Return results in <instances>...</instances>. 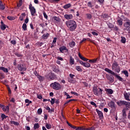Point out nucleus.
<instances>
[{
	"mask_svg": "<svg viewBox=\"0 0 130 130\" xmlns=\"http://www.w3.org/2000/svg\"><path fill=\"white\" fill-rule=\"evenodd\" d=\"M59 51L61 53H63V50H67V51H69V50L67 49V47L63 46L59 48Z\"/></svg>",
	"mask_w": 130,
	"mask_h": 130,
	"instance_id": "dca6fc26",
	"label": "nucleus"
},
{
	"mask_svg": "<svg viewBox=\"0 0 130 130\" xmlns=\"http://www.w3.org/2000/svg\"><path fill=\"white\" fill-rule=\"evenodd\" d=\"M25 129L26 130H30V127H29V126H25Z\"/></svg>",
	"mask_w": 130,
	"mask_h": 130,
	"instance_id": "774afa93",
	"label": "nucleus"
},
{
	"mask_svg": "<svg viewBox=\"0 0 130 130\" xmlns=\"http://www.w3.org/2000/svg\"><path fill=\"white\" fill-rule=\"evenodd\" d=\"M93 92L94 95H96V96H98V95H99V89H98L97 87H94L93 88Z\"/></svg>",
	"mask_w": 130,
	"mask_h": 130,
	"instance_id": "4468645a",
	"label": "nucleus"
},
{
	"mask_svg": "<svg viewBox=\"0 0 130 130\" xmlns=\"http://www.w3.org/2000/svg\"><path fill=\"white\" fill-rule=\"evenodd\" d=\"M106 77L108 81H109L111 83L114 82V77L113 76L106 74Z\"/></svg>",
	"mask_w": 130,
	"mask_h": 130,
	"instance_id": "6e6552de",
	"label": "nucleus"
},
{
	"mask_svg": "<svg viewBox=\"0 0 130 130\" xmlns=\"http://www.w3.org/2000/svg\"><path fill=\"white\" fill-rule=\"evenodd\" d=\"M106 92H107L108 94H113V90L110 88H107L105 89Z\"/></svg>",
	"mask_w": 130,
	"mask_h": 130,
	"instance_id": "412c9836",
	"label": "nucleus"
},
{
	"mask_svg": "<svg viewBox=\"0 0 130 130\" xmlns=\"http://www.w3.org/2000/svg\"><path fill=\"white\" fill-rule=\"evenodd\" d=\"M43 15L44 18H45L46 20L48 19V16H47V14H46V13H45V12H43Z\"/></svg>",
	"mask_w": 130,
	"mask_h": 130,
	"instance_id": "de8ad7c7",
	"label": "nucleus"
},
{
	"mask_svg": "<svg viewBox=\"0 0 130 130\" xmlns=\"http://www.w3.org/2000/svg\"><path fill=\"white\" fill-rule=\"evenodd\" d=\"M46 128H47L48 129H49L50 128H51V125L49 124H46Z\"/></svg>",
	"mask_w": 130,
	"mask_h": 130,
	"instance_id": "a18cd8bd",
	"label": "nucleus"
},
{
	"mask_svg": "<svg viewBox=\"0 0 130 130\" xmlns=\"http://www.w3.org/2000/svg\"><path fill=\"white\" fill-rule=\"evenodd\" d=\"M57 59H58L59 60H61V61H63V58H62V57L60 56L57 57Z\"/></svg>",
	"mask_w": 130,
	"mask_h": 130,
	"instance_id": "6e6d98bb",
	"label": "nucleus"
},
{
	"mask_svg": "<svg viewBox=\"0 0 130 130\" xmlns=\"http://www.w3.org/2000/svg\"><path fill=\"white\" fill-rule=\"evenodd\" d=\"M95 110L99 115V117L100 119H102L103 118V113L99 111V110H98V109H96Z\"/></svg>",
	"mask_w": 130,
	"mask_h": 130,
	"instance_id": "f8f14e48",
	"label": "nucleus"
},
{
	"mask_svg": "<svg viewBox=\"0 0 130 130\" xmlns=\"http://www.w3.org/2000/svg\"><path fill=\"white\" fill-rule=\"evenodd\" d=\"M98 2L100 3V4L102 5L104 3V0H98Z\"/></svg>",
	"mask_w": 130,
	"mask_h": 130,
	"instance_id": "052dcab7",
	"label": "nucleus"
},
{
	"mask_svg": "<svg viewBox=\"0 0 130 130\" xmlns=\"http://www.w3.org/2000/svg\"><path fill=\"white\" fill-rule=\"evenodd\" d=\"M66 24L70 31L72 32L77 28V22L74 20H68L66 22Z\"/></svg>",
	"mask_w": 130,
	"mask_h": 130,
	"instance_id": "f257e3e1",
	"label": "nucleus"
},
{
	"mask_svg": "<svg viewBox=\"0 0 130 130\" xmlns=\"http://www.w3.org/2000/svg\"><path fill=\"white\" fill-rule=\"evenodd\" d=\"M45 77V78H46V79L47 80H49L50 81H52V80H54V79H55L54 74L52 73L51 72H50V73L46 74Z\"/></svg>",
	"mask_w": 130,
	"mask_h": 130,
	"instance_id": "39448f33",
	"label": "nucleus"
},
{
	"mask_svg": "<svg viewBox=\"0 0 130 130\" xmlns=\"http://www.w3.org/2000/svg\"><path fill=\"white\" fill-rule=\"evenodd\" d=\"M91 34H92L93 35H94L95 36H98V33L95 31H92Z\"/></svg>",
	"mask_w": 130,
	"mask_h": 130,
	"instance_id": "13d9d810",
	"label": "nucleus"
},
{
	"mask_svg": "<svg viewBox=\"0 0 130 130\" xmlns=\"http://www.w3.org/2000/svg\"><path fill=\"white\" fill-rule=\"evenodd\" d=\"M0 70H1V71H3L4 73H9V71L8 70V69L5 67H0Z\"/></svg>",
	"mask_w": 130,
	"mask_h": 130,
	"instance_id": "bb28decb",
	"label": "nucleus"
},
{
	"mask_svg": "<svg viewBox=\"0 0 130 130\" xmlns=\"http://www.w3.org/2000/svg\"><path fill=\"white\" fill-rule=\"evenodd\" d=\"M29 9L31 13V16H35V14H36V9H35V8H34V7L32 6V4H30L29 5Z\"/></svg>",
	"mask_w": 130,
	"mask_h": 130,
	"instance_id": "423d86ee",
	"label": "nucleus"
},
{
	"mask_svg": "<svg viewBox=\"0 0 130 130\" xmlns=\"http://www.w3.org/2000/svg\"><path fill=\"white\" fill-rule=\"evenodd\" d=\"M87 7H89V8H93V5H92V2H88Z\"/></svg>",
	"mask_w": 130,
	"mask_h": 130,
	"instance_id": "79ce46f5",
	"label": "nucleus"
},
{
	"mask_svg": "<svg viewBox=\"0 0 130 130\" xmlns=\"http://www.w3.org/2000/svg\"><path fill=\"white\" fill-rule=\"evenodd\" d=\"M116 103L118 106H125L127 110H128L130 108V102L125 101H119Z\"/></svg>",
	"mask_w": 130,
	"mask_h": 130,
	"instance_id": "f03ea898",
	"label": "nucleus"
},
{
	"mask_svg": "<svg viewBox=\"0 0 130 130\" xmlns=\"http://www.w3.org/2000/svg\"><path fill=\"white\" fill-rule=\"evenodd\" d=\"M5 7L4 4H3V2L0 1V10H2V11H4L5 10Z\"/></svg>",
	"mask_w": 130,
	"mask_h": 130,
	"instance_id": "cd10ccee",
	"label": "nucleus"
},
{
	"mask_svg": "<svg viewBox=\"0 0 130 130\" xmlns=\"http://www.w3.org/2000/svg\"><path fill=\"white\" fill-rule=\"evenodd\" d=\"M86 16L87 19H92V15H91L90 14H86Z\"/></svg>",
	"mask_w": 130,
	"mask_h": 130,
	"instance_id": "49530a36",
	"label": "nucleus"
},
{
	"mask_svg": "<svg viewBox=\"0 0 130 130\" xmlns=\"http://www.w3.org/2000/svg\"><path fill=\"white\" fill-rule=\"evenodd\" d=\"M25 103H28V104H31L32 103V101H29L28 99H26L25 100Z\"/></svg>",
	"mask_w": 130,
	"mask_h": 130,
	"instance_id": "09e8293b",
	"label": "nucleus"
},
{
	"mask_svg": "<svg viewBox=\"0 0 130 130\" xmlns=\"http://www.w3.org/2000/svg\"><path fill=\"white\" fill-rule=\"evenodd\" d=\"M76 100H75V99H71V100H70L69 101H67V102H66L64 104V106H66V104H68L69 103H70V102H72V101H76Z\"/></svg>",
	"mask_w": 130,
	"mask_h": 130,
	"instance_id": "72a5a7b5",
	"label": "nucleus"
},
{
	"mask_svg": "<svg viewBox=\"0 0 130 130\" xmlns=\"http://www.w3.org/2000/svg\"><path fill=\"white\" fill-rule=\"evenodd\" d=\"M93 127H90V128H85L83 127V130H92Z\"/></svg>",
	"mask_w": 130,
	"mask_h": 130,
	"instance_id": "4d7b16f0",
	"label": "nucleus"
},
{
	"mask_svg": "<svg viewBox=\"0 0 130 130\" xmlns=\"http://www.w3.org/2000/svg\"><path fill=\"white\" fill-rule=\"evenodd\" d=\"M100 60V57H98L96 58L90 59L88 60H89L88 62H90V63H96V62H97V61H99Z\"/></svg>",
	"mask_w": 130,
	"mask_h": 130,
	"instance_id": "9d476101",
	"label": "nucleus"
},
{
	"mask_svg": "<svg viewBox=\"0 0 130 130\" xmlns=\"http://www.w3.org/2000/svg\"><path fill=\"white\" fill-rule=\"evenodd\" d=\"M22 2L20 1L19 4H17L18 8H20V7H21V6H22Z\"/></svg>",
	"mask_w": 130,
	"mask_h": 130,
	"instance_id": "bf43d9fd",
	"label": "nucleus"
},
{
	"mask_svg": "<svg viewBox=\"0 0 130 130\" xmlns=\"http://www.w3.org/2000/svg\"><path fill=\"white\" fill-rule=\"evenodd\" d=\"M37 97H38V99H41V100L42 99V95H41L38 94Z\"/></svg>",
	"mask_w": 130,
	"mask_h": 130,
	"instance_id": "338daca9",
	"label": "nucleus"
},
{
	"mask_svg": "<svg viewBox=\"0 0 130 130\" xmlns=\"http://www.w3.org/2000/svg\"><path fill=\"white\" fill-rule=\"evenodd\" d=\"M105 72H107V73H108L109 74H111V75H112L113 76H115V77H116L117 79L119 80L120 82H123V79L121 78L120 76H119L117 74H116L114 73V72L110 70V69L108 68H105Z\"/></svg>",
	"mask_w": 130,
	"mask_h": 130,
	"instance_id": "7ed1b4c3",
	"label": "nucleus"
},
{
	"mask_svg": "<svg viewBox=\"0 0 130 130\" xmlns=\"http://www.w3.org/2000/svg\"><path fill=\"white\" fill-rule=\"evenodd\" d=\"M122 112L123 113V117H124V118H126V113L125 112V109L122 110Z\"/></svg>",
	"mask_w": 130,
	"mask_h": 130,
	"instance_id": "2f4dec72",
	"label": "nucleus"
},
{
	"mask_svg": "<svg viewBox=\"0 0 130 130\" xmlns=\"http://www.w3.org/2000/svg\"><path fill=\"white\" fill-rule=\"evenodd\" d=\"M17 68L18 71H20V72H22V71H26L27 70V68L24 67L22 64H19Z\"/></svg>",
	"mask_w": 130,
	"mask_h": 130,
	"instance_id": "1a4fd4ad",
	"label": "nucleus"
},
{
	"mask_svg": "<svg viewBox=\"0 0 130 130\" xmlns=\"http://www.w3.org/2000/svg\"><path fill=\"white\" fill-rule=\"evenodd\" d=\"M22 29L24 30V31H26L27 30V24H26V23L23 24Z\"/></svg>",
	"mask_w": 130,
	"mask_h": 130,
	"instance_id": "c9c22d12",
	"label": "nucleus"
},
{
	"mask_svg": "<svg viewBox=\"0 0 130 130\" xmlns=\"http://www.w3.org/2000/svg\"><path fill=\"white\" fill-rule=\"evenodd\" d=\"M115 72H116V73H119L120 72V68L119 67H117L116 68H115Z\"/></svg>",
	"mask_w": 130,
	"mask_h": 130,
	"instance_id": "a19ab883",
	"label": "nucleus"
},
{
	"mask_svg": "<svg viewBox=\"0 0 130 130\" xmlns=\"http://www.w3.org/2000/svg\"><path fill=\"white\" fill-rule=\"evenodd\" d=\"M40 126L38 123H35L34 126V129H37V128H39Z\"/></svg>",
	"mask_w": 130,
	"mask_h": 130,
	"instance_id": "473e14b6",
	"label": "nucleus"
},
{
	"mask_svg": "<svg viewBox=\"0 0 130 130\" xmlns=\"http://www.w3.org/2000/svg\"><path fill=\"white\" fill-rule=\"evenodd\" d=\"M11 43L15 45V44H17V42L16 41V40H13L11 41Z\"/></svg>",
	"mask_w": 130,
	"mask_h": 130,
	"instance_id": "5fc2aeb1",
	"label": "nucleus"
},
{
	"mask_svg": "<svg viewBox=\"0 0 130 130\" xmlns=\"http://www.w3.org/2000/svg\"><path fill=\"white\" fill-rule=\"evenodd\" d=\"M37 78L39 79V81H40V82H43V81H44V77L43 76L38 75Z\"/></svg>",
	"mask_w": 130,
	"mask_h": 130,
	"instance_id": "5701e85b",
	"label": "nucleus"
},
{
	"mask_svg": "<svg viewBox=\"0 0 130 130\" xmlns=\"http://www.w3.org/2000/svg\"><path fill=\"white\" fill-rule=\"evenodd\" d=\"M109 107H111V108H114V102H113V101H111V102H110L109 104Z\"/></svg>",
	"mask_w": 130,
	"mask_h": 130,
	"instance_id": "c85d7f7f",
	"label": "nucleus"
},
{
	"mask_svg": "<svg viewBox=\"0 0 130 130\" xmlns=\"http://www.w3.org/2000/svg\"><path fill=\"white\" fill-rule=\"evenodd\" d=\"M123 26L126 28V29H130V20L129 19L126 18V21L123 23Z\"/></svg>",
	"mask_w": 130,
	"mask_h": 130,
	"instance_id": "0eeeda50",
	"label": "nucleus"
},
{
	"mask_svg": "<svg viewBox=\"0 0 130 130\" xmlns=\"http://www.w3.org/2000/svg\"><path fill=\"white\" fill-rule=\"evenodd\" d=\"M90 104L91 105H93L95 107H97V105H96V104L94 102H90Z\"/></svg>",
	"mask_w": 130,
	"mask_h": 130,
	"instance_id": "603ef678",
	"label": "nucleus"
},
{
	"mask_svg": "<svg viewBox=\"0 0 130 130\" xmlns=\"http://www.w3.org/2000/svg\"><path fill=\"white\" fill-rule=\"evenodd\" d=\"M55 102V100L54 99H51V101H50L51 104L53 105V104Z\"/></svg>",
	"mask_w": 130,
	"mask_h": 130,
	"instance_id": "3c124183",
	"label": "nucleus"
},
{
	"mask_svg": "<svg viewBox=\"0 0 130 130\" xmlns=\"http://www.w3.org/2000/svg\"><path fill=\"white\" fill-rule=\"evenodd\" d=\"M15 55H16V56H17L18 57H22V54L18 53V52H15L14 53Z\"/></svg>",
	"mask_w": 130,
	"mask_h": 130,
	"instance_id": "37998d69",
	"label": "nucleus"
},
{
	"mask_svg": "<svg viewBox=\"0 0 130 130\" xmlns=\"http://www.w3.org/2000/svg\"><path fill=\"white\" fill-rule=\"evenodd\" d=\"M49 36V34L47 32L46 34H44L42 36V39H47L48 38V37Z\"/></svg>",
	"mask_w": 130,
	"mask_h": 130,
	"instance_id": "b1692460",
	"label": "nucleus"
},
{
	"mask_svg": "<svg viewBox=\"0 0 130 130\" xmlns=\"http://www.w3.org/2000/svg\"><path fill=\"white\" fill-rule=\"evenodd\" d=\"M3 110L4 111V112H9L10 111V107L9 106H6V107H4L2 108Z\"/></svg>",
	"mask_w": 130,
	"mask_h": 130,
	"instance_id": "aec40b11",
	"label": "nucleus"
},
{
	"mask_svg": "<svg viewBox=\"0 0 130 130\" xmlns=\"http://www.w3.org/2000/svg\"><path fill=\"white\" fill-rule=\"evenodd\" d=\"M78 56L79 57H80V58L82 59V60H83V61H88L89 60V59L82 56V55H81V53H78Z\"/></svg>",
	"mask_w": 130,
	"mask_h": 130,
	"instance_id": "f3484780",
	"label": "nucleus"
},
{
	"mask_svg": "<svg viewBox=\"0 0 130 130\" xmlns=\"http://www.w3.org/2000/svg\"><path fill=\"white\" fill-rule=\"evenodd\" d=\"M71 7H72V5L71 4H66L65 5L63 8V9H64L65 10H67V9H69L70 8H71Z\"/></svg>",
	"mask_w": 130,
	"mask_h": 130,
	"instance_id": "393cba45",
	"label": "nucleus"
},
{
	"mask_svg": "<svg viewBox=\"0 0 130 130\" xmlns=\"http://www.w3.org/2000/svg\"><path fill=\"white\" fill-rule=\"evenodd\" d=\"M129 96H130V93L129 92H125L124 93V99L127 101H129L130 102Z\"/></svg>",
	"mask_w": 130,
	"mask_h": 130,
	"instance_id": "9b49d317",
	"label": "nucleus"
},
{
	"mask_svg": "<svg viewBox=\"0 0 130 130\" xmlns=\"http://www.w3.org/2000/svg\"><path fill=\"white\" fill-rule=\"evenodd\" d=\"M86 40H87V41H90V42H91L92 43H93V44H95V43H94V42H93V41H92L89 38L86 39Z\"/></svg>",
	"mask_w": 130,
	"mask_h": 130,
	"instance_id": "e2e57ef3",
	"label": "nucleus"
},
{
	"mask_svg": "<svg viewBox=\"0 0 130 130\" xmlns=\"http://www.w3.org/2000/svg\"><path fill=\"white\" fill-rule=\"evenodd\" d=\"M117 23H118L119 26H122V24H123V23L122 22V18H119L117 20Z\"/></svg>",
	"mask_w": 130,
	"mask_h": 130,
	"instance_id": "6ab92c4d",
	"label": "nucleus"
},
{
	"mask_svg": "<svg viewBox=\"0 0 130 130\" xmlns=\"http://www.w3.org/2000/svg\"><path fill=\"white\" fill-rule=\"evenodd\" d=\"M42 113V109L40 108L38 110V114L40 115Z\"/></svg>",
	"mask_w": 130,
	"mask_h": 130,
	"instance_id": "8fccbe9b",
	"label": "nucleus"
},
{
	"mask_svg": "<svg viewBox=\"0 0 130 130\" xmlns=\"http://www.w3.org/2000/svg\"><path fill=\"white\" fill-rule=\"evenodd\" d=\"M125 41H126V40L125 39V38H124L123 37H121V42L122 43H125Z\"/></svg>",
	"mask_w": 130,
	"mask_h": 130,
	"instance_id": "58836bf2",
	"label": "nucleus"
},
{
	"mask_svg": "<svg viewBox=\"0 0 130 130\" xmlns=\"http://www.w3.org/2000/svg\"><path fill=\"white\" fill-rule=\"evenodd\" d=\"M53 18L54 19V21H56V22H59V18L56 16H54Z\"/></svg>",
	"mask_w": 130,
	"mask_h": 130,
	"instance_id": "c03bdc74",
	"label": "nucleus"
},
{
	"mask_svg": "<svg viewBox=\"0 0 130 130\" xmlns=\"http://www.w3.org/2000/svg\"><path fill=\"white\" fill-rule=\"evenodd\" d=\"M11 123L12 124H14V125H19V122H16L15 121H11Z\"/></svg>",
	"mask_w": 130,
	"mask_h": 130,
	"instance_id": "ea45409f",
	"label": "nucleus"
},
{
	"mask_svg": "<svg viewBox=\"0 0 130 130\" xmlns=\"http://www.w3.org/2000/svg\"><path fill=\"white\" fill-rule=\"evenodd\" d=\"M37 45H39V46H42V45H43V43L42 42H39L37 43Z\"/></svg>",
	"mask_w": 130,
	"mask_h": 130,
	"instance_id": "864d4df0",
	"label": "nucleus"
},
{
	"mask_svg": "<svg viewBox=\"0 0 130 130\" xmlns=\"http://www.w3.org/2000/svg\"><path fill=\"white\" fill-rule=\"evenodd\" d=\"M7 19L9 20L10 21H14L16 18L14 16H8Z\"/></svg>",
	"mask_w": 130,
	"mask_h": 130,
	"instance_id": "7c9ffc66",
	"label": "nucleus"
},
{
	"mask_svg": "<svg viewBox=\"0 0 130 130\" xmlns=\"http://www.w3.org/2000/svg\"><path fill=\"white\" fill-rule=\"evenodd\" d=\"M76 46V43L74 41L71 42L69 43L70 47L73 48Z\"/></svg>",
	"mask_w": 130,
	"mask_h": 130,
	"instance_id": "a878e982",
	"label": "nucleus"
},
{
	"mask_svg": "<svg viewBox=\"0 0 130 130\" xmlns=\"http://www.w3.org/2000/svg\"><path fill=\"white\" fill-rule=\"evenodd\" d=\"M34 75H35V76H36V77H38V76H39V74H38V73H37V71H35L34 72Z\"/></svg>",
	"mask_w": 130,
	"mask_h": 130,
	"instance_id": "680f3d73",
	"label": "nucleus"
},
{
	"mask_svg": "<svg viewBox=\"0 0 130 130\" xmlns=\"http://www.w3.org/2000/svg\"><path fill=\"white\" fill-rule=\"evenodd\" d=\"M1 30H3V31L6 30V28H7V25L6 24H3L2 25H1Z\"/></svg>",
	"mask_w": 130,
	"mask_h": 130,
	"instance_id": "4c0bfd02",
	"label": "nucleus"
},
{
	"mask_svg": "<svg viewBox=\"0 0 130 130\" xmlns=\"http://www.w3.org/2000/svg\"><path fill=\"white\" fill-rule=\"evenodd\" d=\"M83 129H84V127L78 126V127H77V130H83Z\"/></svg>",
	"mask_w": 130,
	"mask_h": 130,
	"instance_id": "69168bd1",
	"label": "nucleus"
},
{
	"mask_svg": "<svg viewBox=\"0 0 130 130\" xmlns=\"http://www.w3.org/2000/svg\"><path fill=\"white\" fill-rule=\"evenodd\" d=\"M64 17L66 20H72L74 18V16L72 14H66L64 15Z\"/></svg>",
	"mask_w": 130,
	"mask_h": 130,
	"instance_id": "ddd939ff",
	"label": "nucleus"
},
{
	"mask_svg": "<svg viewBox=\"0 0 130 130\" xmlns=\"http://www.w3.org/2000/svg\"><path fill=\"white\" fill-rule=\"evenodd\" d=\"M83 67H85V68H90V67H91V64L88 62H84Z\"/></svg>",
	"mask_w": 130,
	"mask_h": 130,
	"instance_id": "c756f323",
	"label": "nucleus"
},
{
	"mask_svg": "<svg viewBox=\"0 0 130 130\" xmlns=\"http://www.w3.org/2000/svg\"><path fill=\"white\" fill-rule=\"evenodd\" d=\"M70 63L71 65L75 64V59L72 56H70Z\"/></svg>",
	"mask_w": 130,
	"mask_h": 130,
	"instance_id": "a211bd4d",
	"label": "nucleus"
},
{
	"mask_svg": "<svg viewBox=\"0 0 130 130\" xmlns=\"http://www.w3.org/2000/svg\"><path fill=\"white\" fill-rule=\"evenodd\" d=\"M118 63H117V62L116 61H114L112 65V70H115L117 68H118Z\"/></svg>",
	"mask_w": 130,
	"mask_h": 130,
	"instance_id": "2eb2a0df",
	"label": "nucleus"
},
{
	"mask_svg": "<svg viewBox=\"0 0 130 130\" xmlns=\"http://www.w3.org/2000/svg\"><path fill=\"white\" fill-rule=\"evenodd\" d=\"M69 76H70L71 79H74V77H75V75L72 74H70L69 75Z\"/></svg>",
	"mask_w": 130,
	"mask_h": 130,
	"instance_id": "0e129e2a",
	"label": "nucleus"
},
{
	"mask_svg": "<svg viewBox=\"0 0 130 130\" xmlns=\"http://www.w3.org/2000/svg\"><path fill=\"white\" fill-rule=\"evenodd\" d=\"M50 87H51L54 90H60L61 89V85L57 82H55L50 84Z\"/></svg>",
	"mask_w": 130,
	"mask_h": 130,
	"instance_id": "20e7f679",
	"label": "nucleus"
},
{
	"mask_svg": "<svg viewBox=\"0 0 130 130\" xmlns=\"http://www.w3.org/2000/svg\"><path fill=\"white\" fill-rule=\"evenodd\" d=\"M122 73L124 74L125 77H128V72H127V71L126 70L123 71H122Z\"/></svg>",
	"mask_w": 130,
	"mask_h": 130,
	"instance_id": "f704fd0d",
	"label": "nucleus"
},
{
	"mask_svg": "<svg viewBox=\"0 0 130 130\" xmlns=\"http://www.w3.org/2000/svg\"><path fill=\"white\" fill-rule=\"evenodd\" d=\"M76 70L78 72H83V69L80 66H76Z\"/></svg>",
	"mask_w": 130,
	"mask_h": 130,
	"instance_id": "e433bc0d",
	"label": "nucleus"
},
{
	"mask_svg": "<svg viewBox=\"0 0 130 130\" xmlns=\"http://www.w3.org/2000/svg\"><path fill=\"white\" fill-rule=\"evenodd\" d=\"M8 116L6 115V114L2 113L1 114V118L2 121H4V119H7L8 118Z\"/></svg>",
	"mask_w": 130,
	"mask_h": 130,
	"instance_id": "4be33fe9",
	"label": "nucleus"
}]
</instances>
